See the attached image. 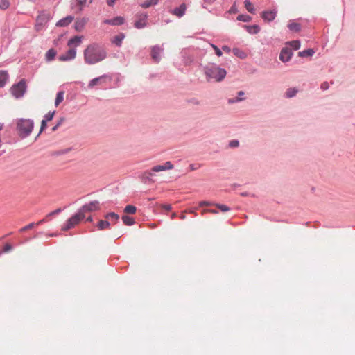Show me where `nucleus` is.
Listing matches in <instances>:
<instances>
[{"mask_svg": "<svg viewBox=\"0 0 355 355\" xmlns=\"http://www.w3.org/2000/svg\"><path fill=\"white\" fill-rule=\"evenodd\" d=\"M83 55L87 64H94L105 59L107 52L99 44L92 43L84 50Z\"/></svg>", "mask_w": 355, "mask_h": 355, "instance_id": "nucleus-1", "label": "nucleus"}, {"mask_svg": "<svg viewBox=\"0 0 355 355\" xmlns=\"http://www.w3.org/2000/svg\"><path fill=\"white\" fill-rule=\"evenodd\" d=\"M204 71L208 81L214 80L216 82L223 80L226 74V71L215 64H209L204 69Z\"/></svg>", "mask_w": 355, "mask_h": 355, "instance_id": "nucleus-2", "label": "nucleus"}, {"mask_svg": "<svg viewBox=\"0 0 355 355\" xmlns=\"http://www.w3.org/2000/svg\"><path fill=\"white\" fill-rule=\"evenodd\" d=\"M34 127V122L29 119H18L16 121V129L21 138L27 137L31 133Z\"/></svg>", "mask_w": 355, "mask_h": 355, "instance_id": "nucleus-3", "label": "nucleus"}, {"mask_svg": "<svg viewBox=\"0 0 355 355\" xmlns=\"http://www.w3.org/2000/svg\"><path fill=\"white\" fill-rule=\"evenodd\" d=\"M174 168L173 164L168 161L164 164V165H156L154 166L150 171H146L143 174V177L148 180H151V177L153 175V173H157L164 171L166 170H171Z\"/></svg>", "mask_w": 355, "mask_h": 355, "instance_id": "nucleus-4", "label": "nucleus"}, {"mask_svg": "<svg viewBox=\"0 0 355 355\" xmlns=\"http://www.w3.org/2000/svg\"><path fill=\"white\" fill-rule=\"evenodd\" d=\"M85 217V216L83 213H82L79 209L76 214L67 220V223L62 225L61 230L62 231H67L71 228H73L75 226L79 224Z\"/></svg>", "mask_w": 355, "mask_h": 355, "instance_id": "nucleus-5", "label": "nucleus"}, {"mask_svg": "<svg viewBox=\"0 0 355 355\" xmlns=\"http://www.w3.org/2000/svg\"><path fill=\"white\" fill-rule=\"evenodd\" d=\"M26 83L24 80H21L17 85H15L11 88V92L16 98L23 96L26 91Z\"/></svg>", "mask_w": 355, "mask_h": 355, "instance_id": "nucleus-6", "label": "nucleus"}, {"mask_svg": "<svg viewBox=\"0 0 355 355\" xmlns=\"http://www.w3.org/2000/svg\"><path fill=\"white\" fill-rule=\"evenodd\" d=\"M99 202L98 201H92L89 202V204L83 205L80 209V211L83 213V214L85 216V214L87 212H91L96 210L99 209Z\"/></svg>", "mask_w": 355, "mask_h": 355, "instance_id": "nucleus-7", "label": "nucleus"}, {"mask_svg": "<svg viewBox=\"0 0 355 355\" xmlns=\"http://www.w3.org/2000/svg\"><path fill=\"white\" fill-rule=\"evenodd\" d=\"M137 19L135 21L134 26L136 28H143L147 25L148 15L140 14L137 16Z\"/></svg>", "mask_w": 355, "mask_h": 355, "instance_id": "nucleus-8", "label": "nucleus"}, {"mask_svg": "<svg viewBox=\"0 0 355 355\" xmlns=\"http://www.w3.org/2000/svg\"><path fill=\"white\" fill-rule=\"evenodd\" d=\"M76 56V50L75 49H69L65 53L60 55L58 59L60 61L66 62L73 60Z\"/></svg>", "mask_w": 355, "mask_h": 355, "instance_id": "nucleus-9", "label": "nucleus"}, {"mask_svg": "<svg viewBox=\"0 0 355 355\" xmlns=\"http://www.w3.org/2000/svg\"><path fill=\"white\" fill-rule=\"evenodd\" d=\"M49 19L48 17H46L44 15H40L37 18V22L35 26V29L36 31H40L42 29L44 25L47 22Z\"/></svg>", "mask_w": 355, "mask_h": 355, "instance_id": "nucleus-10", "label": "nucleus"}, {"mask_svg": "<svg viewBox=\"0 0 355 355\" xmlns=\"http://www.w3.org/2000/svg\"><path fill=\"white\" fill-rule=\"evenodd\" d=\"M125 21V19L123 17H116L112 19H104L103 23L105 24H109L111 26H119L122 25Z\"/></svg>", "mask_w": 355, "mask_h": 355, "instance_id": "nucleus-11", "label": "nucleus"}, {"mask_svg": "<svg viewBox=\"0 0 355 355\" xmlns=\"http://www.w3.org/2000/svg\"><path fill=\"white\" fill-rule=\"evenodd\" d=\"M163 49L158 46H155L151 49V56L155 62H158L160 60V54L162 52Z\"/></svg>", "mask_w": 355, "mask_h": 355, "instance_id": "nucleus-12", "label": "nucleus"}, {"mask_svg": "<svg viewBox=\"0 0 355 355\" xmlns=\"http://www.w3.org/2000/svg\"><path fill=\"white\" fill-rule=\"evenodd\" d=\"M292 55L293 53L291 49L288 48H284L280 53L279 59L281 61L286 62L291 59Z\"/></svg>", "mask_w": 355, "mask_h": 355, "instance_id": "nucleus-13", "label": "nucleus"}, {"mask_svg": "<svg viewBox=\"0 0 355 355\" xmlns=\"http://www.w3.org/2000/svg\"><path fill=\"white\" fill-rule=\"evenodd\" d=\"M74 19V17L71 15H69L60 20H59L56 23V26L59 27H64L68 26L69 24H71Z\"/></svg>", "mask_w": 355, "mask_h": 355, "instance_id": "nucleus-14", "label": "nucleus"}, {"mask_svg": "<svg viewBox=\"0 0 355 355\" xmlns=\"http://www.w3.org/2000/svg\"><path fill=\"white\" fill-rule=\"evenodd\" d=\"M262 18L267 21H272L276 17V12L272 10L264 11L261 14Z\"/></svg>", "mask_w": 355, "mask_h": 355, "instance_id": "nucleus-15", "label": "nucleus"}, {"mask_svg": "<svg viewBox=\"0 0 355 355\" xmlns=\"http://www.w3.org/2000/svg\"><path fill=\"white\" fill-rule=\"evenodd\" d=\"M107 77V75H103V76H101L98 78H95L94 79H92V80H90V82L89 83V85H88V87L92 88V87H94V86L96 85H100L101 84L103 80Z\"/></svg>", "mask_w": 355, "mask_h": 355, "instance_id": "nucleus-16", "label": "nucleus"}, {"mask_svg": "<svg viewBox=\"0 0 355 355\" xmlns=\"http://www.w3.org/2000/svg\"><path fill=\"white\" fill-rule=\"evenodd\" d=\"M187 7L184 3H182L180 7L175 8L171 13L176 15L178 17H182L186 11Z\"/></svg>", "mask_w": 355, "mask_h": 355, "instance_id": "nucleus-17", "label": "nucleus"}, {"mask_svg": "<svg viewBox=\"0 0 355 355\" xmlns=\"http://www.w3.org/2000/svg\"><path fill=\"white\" fill-rule=\"evenodd\" d=\"M83 38V36H75L68 41L67 45L70 47L73 45L78 46L81 44Z\"/></svg>", "mask_w": 355, "mask_h": 355, "instance_id": "nucleus-18", "label": "nucleus"}, {"mask_svg": "<svg viewBox=\"0 0 355 355\" xmlns=\"http://www.w3.org/2000/svg\"><path fill=\"white\" fill-rule=\"evenodd\" d=\"M87 19L85 18H82L76 20L74 25L76 30L78 31H81L83 29L85 25L87 24Z\"/></svg>", "mask_w": 355, "mask_h": 355, "instance_id": "nucleus-19", "label": "nucleus"}, {"mask_svg": "<svg viewBox=\"0 0 355 355\" xmlns=\"http://www.w3.org/2000/svg\"><path fill=\"white\" fill-rule=\"evenodd\" d=\"M124 37H125V35L123 33H120V34L116 35L113 38L112 42L118 46H121V44H122V41L124 39Z\"/></svg>", "mask_w": 355, "mask_h": 355, "instance_id": "nucleus-20", "label": "nucleus"}, {"mask_svg": "<svg viewBox=\"0 0 355 355\" xmlns=\"http://www.w3.org/2000/svg\"><path fill=\"white\" fill-rule=\"evenodd\" d=\"M8 78V74L6 71H0V87H3Z\"/></svg>", "mask_w": 355, "mask_h": 355, "instance_id": "nucleus-21", "label": "nucleus"}, {"mask_svg": "<svg viewBox=\"0 0 355 355\" xmlns=\"http://www.w3.org/2000/svg\"><path fill=\"white\" fill-rule=\"evenodd\" d=\"M288 27L291 31L295 32H298L301 29L300 24L295 21H290L288 24Z\"/></svg>", "mask_w": 355, "mask_h": 355, "instance_id": "nucleus-22", "label": "nucleus"}, {"mask_svg": "<svg viewBox=\"0 0 355 355\" xmlns=\"http://www.w3.org/2000/svg\"><path fill=\"white\" fill-rule=\"evenodd\" d=\"M105 218L107 220H111V222H113V223H116L118 221V220L119 219V215L115 214L114 212H110V213L107 214L105 216Z\"/></svg>", "mask_w": 355, "mask_h": 355, "instance_id": "nucleus-23", "label": "nucleus"}, {"mask_svg": "<svg viewBox=\"0 0 355 355\" xmlns=\"http://www.w3.org/2000/svg\"><path fill=\"white\" fill-rule=\"evenodd\" d=\"M110 226V223L107 220H101L98 223V228L100 230L109 229Z\"/></svg>", "mask_w": 355, "mask_h": 355, "instance_id": "nucleus-24", "label": "nucleus"}, {"mask_svg": "<svg viewBox=\"0 0 355 355\" xmlns=\"http://www.w3.org/2000/svg\"><path fill=\"white\" fill-rule=\"evenodd\" d=\"M245 28L248 32L251 34H257L260 31V28L258 25L246 26Z\"/></svg>", "mask_w": 355, "mask_h": 355, "instance_id": "nucleus-25", "label": "nucleus"}, {"mask_svg": "<svg viewBox=\"0 0 355 355\" xmlns=\"http://www.w3.org/2000/svg\"><path fill=\"white\" fill-rule=\"evenodd\" d=\"M55 55H56L55 50H54L53 49H51L46 52V53L45 55L46 60L47 61H51L55 58Z\"/></svg>", "mask_w": 355, "mask_h": 355, "instance_id": "nucleus-26", "label": "nucleus"}, {"mask_svg": "<svg viewBox=\"0 0 355 355\" xmlns=\"http://www.w3.org/2000/svg\"><path fill=\"white\" fill-rule=\"evenodd\" d=\"M158 1L159 0H146L141 4V6L144 8H147L152 6L157 5Z\"/></svg>", "mask_w": 355, "mask_h": 355, "instance_id": "nucleus-27", "label": "nucleus"}, {"mask_svg": "<svg viewBox=\"0 0 355 355\" xmlns=\"http://www.w3.org/2000/svg\"><path fill=\"white\" fill-rule=\"evenodd\" d=\"M64 92L63 91L59 92L57 94L55 101V105L58 107L64 100Z\"/></svg>", "mask_w": 355, "mask_h": 355, "instance_id": "nucleus-28", "label": "nucleus"}, {"mask_svg": "<svg viewBox=\"0 0 355 355\" xmlns=\"http://www.w3.org/2000/svg\"><path fill=\"white\" fill-rule=\"evenodd\" d=\"M314 53V51L311 49H309L298 53L300 57L311 56Z\"/></svg>", "mask_w": 355, "mask_h": 355, "instance_id": "nucleus-29", "label": "nucleus"}, {"mask_svg": "<svg viewBox=\"0 0 355 355\" xmlns=\"http://www.w3.org/2000/svg\"><path fill=\"white\" fill-rule=\"evenodd\" d=\"M233 53L236 56H237L240 58H245L247 56V55L245 52L241 51L238 48L233 49Z\"/></svg>", "mask_w": 355, "mask_h": 355, "instance_id": "nucleus-30", "label": "nucleus"}, {"mask_svg": "<svg viewBox=\"0 0 355 355\" xmlns=\"http://www.w3.org/2000/svg\"><path fill=\"white\" fill-rule=\"evenodd\" d=\"M137 208L135 206L128 205L124 209V212L128 214H134L136 212Z\"/></svg>", "mask_w": 355, "mask_h": 355, "instance_id": "nucleus-31", "label": "nucleus"}, {"mask_svg": "<svg viewBox=\"0 0 355 355\" xmlns=\"http://www.w3.org/2000/svg\"><path fill=\"white\" fill-rule=\"evenodd\" d=\"M122 220L123 223L126 225H132L135 223L134 219L128 216H123L122 217Z\"/></svg>", "mask_w": 355, "mask_h": 355, "instance_id": "nucleus-32", "label": "nucleus"}, {"mask_svg": "<svg viewBox=\"0 0 355 355\" xmlns=\"http://www.w3.org/2000/svg\"><path fill=\"white\" fill-rule=\"evenodd\" d=\"M288 44L291 46L294 50H297L300 48V42L299 40H293L288 42Z\"/></svg>", "mask_w": 355, "mask_h": 355, "instance_id": "nucleus-33", "label": "nucleus"}, {"mask_svg": "<svg viewBox=\"0 0 355 355\" xmlns=\"http://www.w3.org/2000/svg\"><path fill=\"white\" fill-rule=\"evenodd\" d=\"M10 6V2L8 0H0V9L6 10Z\"/></svg>", "mask_w": 355, "mask_h": 355, "instance_id": "nucleus-34", "label": "nucleus"}, {"mask_svg": "<svg viewBox=\"0 0 355 355\" xmlns=\"http://www.w3.org/2000/svg\"><path fill=\"white\" fill-rule=\"evenodd\" d=\"M244 3H245V6L246 9L248 10V11L251 13H254V9L252 4L250 3V1L248 0H245Z\"/></svg>", "mask_w": 355, "mask_h": 355, "instance_id": "nucleus-35", "label": "nucleus"}, {"mask_svg": "<svg viewBox=\"0 0 355 355\" xmlns=\"http://www.w3.org/2000/svg\"><path fill=\"white\" fill-rule=\"evenodd\" d=\"M297 91L294 88H289L286 92V95L288 98H291L297 94Z\"/></svg>", "mask_w": 355, "mask_h": 355, "instance_id": "nucleus-36", "label": "nucleus"}, {"mask_svg": "<svg viewBox=\"0 0 355 355\" xmlns=\"http://www.w3.org/2000/svg\"><path fill=\"white\" fill-rule=\"evenodd\" d=\"M237 19L242 21H249L251 19V17L248 15H240L237 17Z\"/></svg>", "mask_w": 355, "mask_h": 355, "instance_id": "nucleus-37", "label": "nucleus"}, {"mask_svg": "<svg viewBox=\"0 0 355 355\" xmlns=\"http://www.w3.org/2000/svg\"><path fill=\"white\" fill-rule=\"evenodd\" d=\"M55 112L53 111V112H48L45 116H44V120H46V121H50L53 119V116H54V114H55Z\"/></svg>", "mask_w": 355, "mask_h": 355, "instance_id": "nucleus-38", "label": "nucleus"}, {"mask_svg": "<svg viewBox=\"0 0 355 355\" xmlns=\"http://www.w3.org/2000/svg\"><path fill=\"white\" fill-rule=\"evenodd\" d=\"M35 224L34 223H29L28 225H27L24 226V227L21 228L19 230V231L21 232H25V231H26L28 230H31V229H32L33 227H35Z\"/></svg>", "mask_w": 355, "mask_h": 355, "instance_id": "nucleus-39", "label": "nucleus"}, {"mask_svg": "<svg viewBox=\"0 0 355 355\" xmlns=\"http://www.w3.org/2000/svg\"><path fill=\"white\" fill-rule=\"evenodd\" d=\"M216 206L223 212L228 211L230 210V208L225 205H220V204H216Z\"/></svg>", "mask_w": 355, "mask_h": 355, "instance_id": "nucleus-40", "label": "nucleus"}, {"mask_svg": "<svg viewBox=\"0 0 355 355\" xmlns=\"http://www.w3.org/2000/svg\"><path fill=\"white\" fill-rule=\"evenodd\" d=\"M244 95V92H242V91H240L239 93H238V96L239 97L236 99V100H229V103H235V102H238V101H241L243 98H241V96H243Z\"/></svg>", "mask_w": 355, "mask_h": 355, "instance_id": "nucleus-41", "label": "nucleus"}, {"mask_svg": "<svg viewBox=\"0 0 355 355\" xmlns=\"http://www.w3.org/2000/svg\"><path fill=\"white\" fill-rule=\"evenodd\" d=\"M216 0H203V8H207V6L212 5Z\"/></svg>", "mask_w": 355, "mask_h": 355, "instance_id": "nucleus-42", "label": "nucleus"}, {"mask_svg": "<svg viewBox=\"0 0 355 355\" xmlns=\"http://www.w3.org/2000/svg\"><path fill=\"white\" fill-rule=\"evenodd\" d=\"M86 0H76L77 4L80 6V11H81L86 4Z\"/></svg>", "mask_w": 355, "mask_h": 355, "instance_id": "nucleus-43", "label": "nucleus"}, {"mask_svg": "<svg viewBox=\"0 0 355 355\" xmlns=\"http://www.w3.org/2000/svg\"><path fill=\"white\" fill-rule=\"evenodd\" d=\"M211 47L214 49V50L215 51V53L216 54L218 55V56H221L222 55V51L220 49H218L216 45L214 44H211Z\"/></svg>", "mask_w": 355, "mask_h": 355, "instance_id": "nucleus-44", "label": "nucleus"}, {"mask_svg": "<svg viewBox=\"0 0 355 355\" xmlns=\"http://www.w3.org/2000/svg\"><path fill=\"white\" fill-rule=\"evenodd\" d=\"M46 121L42 120L41 122V128H40V130L38 135L46 128Z\"/></svg>", "mask_w": 355, "mask_h": 355, "instance_id": "nucleus-45", "label": "nucleus"}, {"mask_svg": "<svg viewBox=\"0 0 355 355\" xmlns=\"http://www.w3.org/2000/svg\"><path fill=\"white\" fill-rule=\"evenodd\" d=\"M12 249V247L10 244L6 243L3 247V252H8Z\"/></svg>", "mask_w": 355, "mask_h": 355, "instance_id": "nucleus-46", "label": "nucleus"}, {"mask_svg": "<svg viewBox=\"0 0 355 355\" xmlns=\"http://www.w3.org/2000/svg\"><path fill=\"white\" fill-rule=\"evenodd\" d=\"M239 141L237 140H232L230 142V146L232 147V148H235V147H237L239 146Z\"/></svg>", "mask_w": 355, "mask_h": 355, "instance_id": "nucleus-47", "label": "nucleus"}, {"mask_svg": "<svg viewBox=\"0 0 355 355\" xmlns=\"http://www.w3.org/2000/svg\"><path fill=\"white\" fill-rule=\"evenodd\" d=\"M209 205H211V203L210 202H208V201H201V202H199V206L200 207L209 206Z\"/></svg>", "mask_w": 355, "mask_h": 355, "instance_id": "nucleus-48", "label": "nucleus"}, {"mask_svg": "<svg viewBox=\"0 0 355 355\" xmlns=\"http://www.w3.org/2000/svg\"><path fill=\"white\" fill-rule=\"evenodd\" d=\"M60 211H61V210H60V209H55V211H53L51 212L50 214H49L46 216V218H48L49 216H53V215H54V214H57L60 213Z\"/></svg>", "mask_w": 355, "mask_h": 355, "instance_id": "nucleus-49", "label": "nucleus"}, {"mask_svg": "<svg viewBox=\"0 0 355 355\" xmlns=\"http://www.w3.org/2000/svg\"><path fill=\"white\" fill-rule=\"evenodd\" d=\"M321 88L323 89V90H326L329 88V84L327 82H324L323 83L322 85H321Z\"/></svg>", "mask_w": 355, "mask_h": 355, "instance_id": "nucleus-50", "label": "nucleus"}, {"mask_svg": "<svg viewBox=\"0 0 355 355\" xmlns=\"http://www.w3.org/2000/svg\"><path fill=\"white\" fill-rule=\"evenodd\" d=\"M162 208L166 211H170L172 207L171 205H163Z\"/></svg>", "mask_w": 355, "mask_h": 355, "instance_id": "nucleus-51", "label": "nucleus"}, {"mask_svg": "<svg viewBox=\"0 0 355 355\" xmlns=\"http://www.w3.org/2000/svg\"><path fill=\"white\" fill-rule=\"evenodd\" d=\"M223 50L225 51V52H227V53H230L231 51V49L229 46H223Z\"/></svg>", "mask_w": 355, "mask_h": 355, "instance_id": "nucleus-52", "label": "nucleus"}, {"mask_svg": "<svg viewBox=\"0 0 355 355\" xmlns=\"http://www.w3.org/2000/svg\"><path fill=\"white\" fill-rule=\"evenodd\" d=\"M64 121H65V118L62 117V118H60V120L58 121V123H57V124H58V126H60V125H62Z\"/></svg>", "mask_w": 355, "mask_h": 355, "instance_id": "nucleus-53", "label": "nucleus"}, {"mask_svg": "<svg viewBox=\"0 0 355 355\" xmlns=\"http://www.w3.org/2000/svg\"><path fill=\"white\" fill-rule=\"evenodd\" d=\"M208 211H209V213L214 214H218V211L215 209H209Z\"/></svg>", "mask_w": 355, "mask_h": 355, "instance_id": "nucleus-54", "label": "nucleus"}, {"mask_svg": "<svg viewBox=\"0 0 355 355\" xmlns=\"http://www.w3.org/2000/svg\"><path fill=\"white\" fill-rule=\"evenodd\" d=\"M46 221V219L44 218L41 220H40L39 222H37V225H40V224H42L43 223H44Z\"/></svg>", "mask_w": 355, "mask_h": 355, "instance_id": "nucleus-55", "label": "nucleus"}, {"mask_svg": "<svg viewBox=\"0 0 355 355\" xmlns=\"http://www.w3.org/2000/svg\"><path fill=\"white\" fill-rule=\"evenodd\" d=\"M58 127L59 126L58 125V124H56L54 127H53L52 130L55 131L58 128Z\"/></svg>", "mask_w": 355, "mask_h": 355, "instance_id": "nucleus-56", "label": "nucleus"}, {"mask_svg": "<svg viewBox=\"0 0 355 355\" xmlns=\"http://www.w3.org/2000/svg\"><path fill=\"white\" fill-rule=\"evenodd\" d=\"M180 218L182 219V220H184L186 218V216L184 214H181L180 216Z\"/></svg>", "mask_w": 355, "mask_h": 355, "instance_id": "nucleus-57", "label": "nucleus"}, {"mask_svg": "<svg viewBox=\"0 0 355 355\" xmlns=\"http://www.w3.org/2000/svg\"><path fill=\"white\" fill-rule=\"evenodd\" d=\"M176 216H177V215H176V214H175V213H173V214H171V219H173V218H175L176 217Z\"/></svg>", "mask_w": 355, "mask_h": 355, "instance_id": "nucleus-58", "label": "nucleus"}, {"mask_svg": "<svg viewBox=\"0 0 355 355\" xmlns=\"http://www.w3.org/2000/svg\"><path fill=\"white\" fill-rule=\"evenodd\" d=\"M189 213H191V214H193L194 215H196V212L194 211V210H192V209H190L188 211Z\"/></svg>", "mask_w": 355, "mask_h": 355, "instance_id": "nucleus-59", "label": "nucleus"}, {"mask_svg": "<svg viewBox=\"0 0 355 355\" xmlns=\"http://www.w3.org/2000/svg\"><path fill=\"white\" fill-rule=\"evenodd\" d=\"M208 211H209V209H204V210H202V214H204L205 213H209Z\"/></svg>", "mask_w": 355, "mask_h": 355, "instance_id": "nucleus-60", "label": "nucleus"}, {"mask_svg": "<svg viewBox=\"0 0 355 355\" xmlns=\"http://www.w3.org/2000/svg\"><path fill=\"white\" fill-rule=\"evenodd\" d=\"M87 221L92 222V218L91 216L88 217L87 218Z\"/></svg>", "mask_w": 355, "mask_h": 355, "instance_id": "nucleus-61", "label": "nucleus"}, {"mask_svg": "<svg viewBox=\"0 0 355 355\" xmlns=\"http://www.w3.org/2000/svg\"><path fill=\"white\" fill-rule=\"evenodd\" d=\"M3 129V125L0 123V130Z\"/></svg>", "mask_w": 355, "mask_h": 355, "instance_id": "nucleus-62", "label": "nucleus"}, {"mask_svg": "<svg viewBox=\"0 0 355 355\" xmlns=\"http://www.w3.org/2000/svg\"><path fill=\"white\" fill-rule=\"evenodd\" d=\"M191 170H194L195 169L194 166H193L192 165L191 166Z\"/></svg>", "mask_w": 355, "mask_h": 355, "instance_id": "nucleus-63", "label": "nucleus"}, {"mask_svg": "<svg viewBox=\"0 0 355 355\" xmlns=\"http://www.w3.org/2000/svg\"><path fill=\"white\" fill-rule=\"evenodd\" d=\"M92 0L90 1V2H92Z\"/></svg>", "mask_w": 355, "mask_h": 355, "instance_id": "nucleus-64", "label": "nucleus"}]
</instances>
